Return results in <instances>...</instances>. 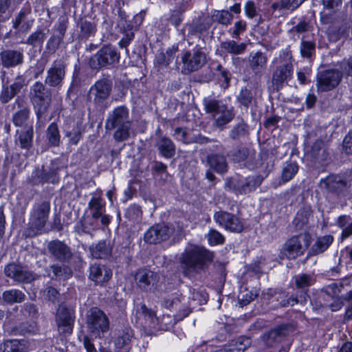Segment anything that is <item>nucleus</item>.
<instances>
[{
  "label": "nucleus",
  "mask_w": 352,
  "mask_h": 352,
  "mask_svg": "<svg viewBox=\"0 0 352 352\" xmlns=\"http://www.w3.org/2000/svg\"><path fill=\"white\" fill-rule=\"evenodd\" d=\"M66 67L65 61L63 58L54 60L47 71L45 83L53 87H60L65 76Z\"/></svg>",
  "instance_id": "nucleus-15"
},
{
  "label": "nucleus",
  "mask_w": 352,
  "mask_h": 352,
  "mask_svg": "<svg viewBox=\"0 0 352 352\" xmlns=\"http://www.w3.org/2000/svg\"><path fill=\"white\" fill-rule=\"evenodd\" d=\"M111 276V270L105 265L94 263L90 266L89 278L98 284L107 282Z\"/></svg>",
  "instance_id": "nucleus-25"
},
{
  "label": "nucleus",
  "mask_w": 352,
  "mask_h": 352,
  "mask_svg": "<svg viewBox=\"0 0 352 352\" xmlns=\"http://www.w3.org/2000/svg\"><path fill=\"white\" fill-rule=\"evenodd\" d=\"M25 294L16 289H12L3 292L2 299L7 304L12 305L14 303H21L25 300Z\"/></svg>",
  "instance_id": "nucleus-40"
},
{
  "label": "nucleus",
  "mask_w": 352,
  "mask_h": 352,
  "mask_svg": "<svg viewBox=\"0 0 352 352\" xmlns=\"http://www.w3.org/2000/svg\"><path fill=\"white\" fill-rule=\"evenodd\" d=\"M30 98L39 119L49 108L51 100L50 94L42 82H36L30 87Z\"/></svg>",
  "instance_id": "nucleus-6"
},
{
  "label": "nucleus",
  "mask_w": 352,
  "mask_h": 352,
  "mask_svg": "<svg viewBox=\"0 0 352 352\" xmlns=\"http://www.w3.org/2000/svg\"><path fill=\"white\" fill-rule=\"evenodd\" d=\"M50 212V203L42 201L35 204L30 217V228L33 234L42 233L48 220Z\"/></svg>",
  "instance_id": "nucleus-7"
},
{
  "label": "nucleus",
  "mask_w": 352,
  "mask_h": 352,
  "mask_svg": "<svg viewBox=\"0 0 352 352\" xmlns=\"http://www.w3.org/2000/svg\"><path fill=\"white\" fill-rule=\"evenodd\" d=\"M92 257L95 258H106L111 252V248L105 241H99L97 244L92 245L89 248Z\"/></svg>",
  "instance_id": "nucleus-38"
},
{
  "label": "nucleus",
  "mask_w": 352,
  "mask_h": 352,
  "mask_svg": "<svg viewBox=\"0 0 352 352\" xmlns=\"http://www.w3.org/2000/svg\"><path fill=\"white\" fill-rule=\"evenodd\" d=\"M163 305L170 311L177 312V317L180 320L186 317L190 312L188 308H183L182 299L175 297L173 298H166L163 300Z\"/></svg>",
  "instance_id": "nucleus-32"
},
{
  "label": "nucleus",
  "mask_w": 352,
  "mask_h": 352,
  "mask_svg": "<svg viewBox=\"0 0 352 352\" xmlns=\"http://www.w3.org/2000/svg\"><path fill=\"white\" fill-rule=\"evenodd\" d=\"M206 237L210 245H221L225 242L224 236L215 229H210Z\"/></svg>",
  "instance_id": "nucleus-52"
},
{
  "label": "nucleus",
  "mask_w": 352,
  "mask_h": 352,
  "mask_svg": "<svg viewBox=\"0 0 352 352\" xmlns=\"http://www.w3.org/2000/svg\"><path fill=\"white\" fill-rule=\"evenodd\" d=\"M33 124L31 123L29 126L23 127L21 130H16L15 144L21 149L29 150L33 144Z\"/></svg>",
  "instance_id": "nucleus-24"
},
{
  "label": "nucleus",
  "mask_w": 352,
  "mask_h": 352,
  "mask_svg": "<svg viewBox=\"0 0 352 352\" xmlns=\"http://www.w3.org/2000/svg\"><path fill=\"white\" fill-rule=\"evenodd\" d=\"M142 216V210L138 205L133 204L126 209L125 217L131 221H137Z\"/></svg>",
  "instance_id": "nucleus-56"
},
{
  "label": "nucleus",
  "mask_w": 352,
  "mask_h": 352,
  "mask_svg": "<svg viewBox=\"0 0 352 352\" xmlns=\"http://www.w3.org/2000/svg\"><path fill=\"white\" fill-rule=\"evenodd\" d=\"M120 54L116 49L111 45L102 47L90 60V67L95 69L118 63Z\"/></svg>",
  "instance_id": "nucleus-10"
},
{
  "label": "nucleus",
  "mask_w": 352,
  "mask_h": 352,
  "mask_svg": "<svg viewBox=\"0 0 352 352\" xmlns=\"http://www.w3.org/2000/svg\"><path fill=\"white\" fill-rule=\"evenodd\" d=\"M213 219L220 227L231 232L239 233L243 230L242 221L236 215L228 212H215Z\"/></svg>",
  "instance_id": "nucleus-13"
},
{
  "label": "nucleus",
  "mask_w": 352,
  "mask_h": 352,
  "mask_svg": "<svg viewBox=\"0 0 352 352\" xmlns=\"http://www.w3.org/2000/svg\"><path fill=\"white\" fill-rule=\"evenodd\" d=\"M75 321V312L63 305H60L55 314V322L60 334H71Z\"/></svg>",
  "instance_id": "nucleus-11"
},
{
  "label": "nucleus",
  "mask_w": 352,
  "mask_h": 352,
  "mask_svg": "<svg viewBox=\"0 0 352 352\" xmlns=\"http://www.w3.org/2000/svg\"><path fill=\"white\" fill-rule=\"evenodd\" d=\"M245 15L250 19L254 18L256 15V9L253 1H249L245 3L244 6Z\"/></svg>",
  "instance_id": "nucleus-63"
},
{
  "label": "nucleus",
  "mask_w": 352,
  "mask_h": 352,
  "mask_svg": "<svg viewBox=\"0 0 352 352\" xmlns=\"http://www.w3.org/2000/svg\"><path fill=\"white\" fill-rule=\"evenodd\" d=\"M250 344V340L248 338H239L234 343L226 346L217 350L215 352H241L246 349Z\"/></svg>",
  "instance_id": "nucleus-43"
},
{
  "label": "nucleus",
  "mask_w": 352,
  "mask_h": 352,
  "mask_svg": "<svg viewBox=\"0 0 352 352\" xmlns=\"http://www.w3.org/2000/svg\"><path fill=\"white\" fill-rule=\"evenodd\" d=\"M262 181L263 177L260 175H252L248 177L239 175L232 179L231 186L236 194L245 195L255 190Z\"/></svg>",
  "instance_id": "nucleus-12"
},
{
  "label": "nucleus",
  "mask_w": 352,
  "mask_h": 352,
  "mask_svg": "<svg viewBox=\"0 0 352 352\" xmlns=\"http://www.w3.org/2000/svg\"><path fill=\"white\" fill-rule=\"evenodd\" d=\"M184 69L188 72H195L201 68L206 63V55L199 50L193 53L186 52L182 57Z\"/></svg>",
  "instance_id": "nucleus-19"
},
{
  "label": "nucleus",
  "mask_w": 352,
  "mask_h": 352,
  "mask_svg": "<svg viewBox=\"0 0 352 352\" xmlns=\"http://www.w3.org/2000/svg\"><path fill=\"white\" fill-rule=\"evenodd\" d=\"M340 73L343 76H352V57L343 60L340 64Z\"/></svg>",
  "instance_id": "nucleus-58"
},
{
  "label": "nucleus",
  "mask_w": 352,
  "mask_h": 352,
  "mask_svg": "<svg viewBox=\"0 0 352 352\" xmlns=\"http://www.w3.org/2000/svg\"><path fill=\"white\" fill-rule=\"evenodd\" d=\"M336 226L342 230V241L352 236V217L349 215L343 214L338 217L336 221Z\"/></svg>",
  "instance_id": "nucleus-39"
},
{
  "label": "nucleus",
  "mask_w": 352,
  "mask_h": 352,
  "mask_svg": "<svg viewBox=\"0 0 352 352\" xmlns=\"http://www.w3.org/2000/svg\"><path fill=\"white\" fill-rule=\"evenodd\" d=\"M105 128L107 130L115 129L113 138L116 142L126 140L131 134V122L129 119V109L120 106L109 113Z\"/></svg>",
  "instance_id": "nucleus-2"
},
{
  "label": "nucleus",
  "mask_w": 352,
  "mask_h": 352,
  "mask_svg": "<svg viewBox=\"0 0 352 352\" xmlns=\"http://www.w3.org/2000/svg\"><path fill=\"white\" fill-rule=\"evenodd\" d=\"M10 4L9 0H0V23L4 22L9 19L10 15L8 10Z\"/></svg>",
  "instance_id": "nucleus-60"
},
{
  "label": "nucleus",
  "mask_w": 352,
  "mask_h": 352,
  "mask_svg": "<svg viewBox=\"0 0 352 352\" xmlns=\"http://www.w3.org/2000/svg\"><path fill=\"white\" fill-rule=\"evenodd\" d=\"M29 342L24 339L7 340L0 344V352H28Z\"/></svg>",
  "instance_id": "nucleus-29"
},
{
  "label": "nucleus",
  "mask_w": 352,
  "mask_h": 352,
  "mask_svg": "<svg viewBox=\"0 0 352 352\" xmlns=\"http://www.w3.org/2000/svg\"><path fill=\"white\" fill-rule=\"evenodd\" d=\"M138 287L144 291H149L157 281V274L148 269H141L135 274Z\"/></svg>",
  "instance_id": "nucleus-22"
},
{
  "label": "nucleus",
  "mask_w": 352,
  "mask_h": 352,
  "mask_svg": "<svg viewBox=\"0 0 352 352\" xmlns=\"http://www.w3.org/2000/svg\"><path fill=\"white\" fill-rule=\"evenodd\" d=\"M221 49L233 56L243 54L247 48L245 43H237L234 40H226L220 44Z\"/></svg>",
  "instance_id": "nucleus-33"
},
{
  "label": "nucleus",
  "mask_w": 352,
  "mask_h": 352,
  "mask_svg": "<svg viewBox=\"0 0 352 352\" xmlns=\"http://www.w3.org/2000/svg\"><path fill=\"white\" fill-rule=\"evenodd\" d=\"M50 268L56 277L67 279L72 276L71 268L65 265H52Z\"/></svg>",
  "instance_id": "nucleus-51"
},
{
  "label": "nucleus",
  "mask_w": 352,
  "mask_h": 352,
  "mask_svg": "<svg viewBox=\"0 0 352 352\" xmlns=\"http://www.w3.org/2000/svg\"><path fill=\"white\" fill-rule=\"evenodd\" d=\"M213 257V253L206 248L188 243L178 260L184 275L189 277L203 270L207 263L212 261Z\"/></svg>",
  "instance_id": "nucleus-1"
},
{
  "label": "nucleus",
  "mask_w": 352,
  "mask_h": 352,
  "mask_svg": "<svg viewBox=\"0 0 352 352\" xmlns=\"http://www.w3.org/2000/svg\"><path fill=\"white\" fill-rule=\"evenodd\" d=\"M314 278L308 274H301L296 276L295 284L297 288L304 289L311 285Z\"/></svg>",
  "instance_id": "nucleus-54"
},
{
  "label": "nucleus",
  "mask_w": 352,
  "mask_h": 352,
  "mask_svg": "<svg viewBox=\"0 0 352 352\" xmlns=\"http://www.w3.org/2000/svg\"><path fill=\"white\" fill-rule=\"evenodd\" d=\"M211 19L213 22L227 26L231 23L233 15L228 10H214L211 14Z\"/></svg>",
  "instance_id": "nucleus-44"
},
{
  "label": "nucleus",
  "mask_w": 352,
  "mask_h": 352,
  "mask_svg": "<svg viewBox=\"0 0 352 352\" xmlns=\"http://www.w3.org/2000/svg\"><path fill=\"white\" fill-rule=\"evenodd\" d=\"M88 207L91 210V218L94 220L99 219L105 212V202L100 197H92L88 203Z\"/></svg>",
  "instance_id": "nucleus-42"
},
{
  "label": "nucleus",
  "mask_w": 352,
  "mask_h": 352,
  "mask_svg": "<svg viewBox=\"0 0 352 352\" xmlns=\"http://www.w3.org/2000/svg\"><path fill=\"white\" fill-rule=\"evenodd\" d=\"M249 155L248 150L246 148H241L234 151L231 154V159L235 163L244 162Z\"/></svg>",
  "instance_id": "nucleus-57"
},
{
  "label": "nucleus",
  "mask_w": 352,
  "mask_h": 352,
  "mask_svg": "<svg viewBox=\"0 0 352 352\" xmlns=\"http://www.w3.org/2000/svg\"><path fill=\"white\" fill-rule=\"evenodd\" d=\"M283 54L285 58L281 63L276 66L272 77V85L276 90H279L287 84L288 81L292 78L294 74L292 56L287 52H283Z\"/></svg>",
  "instance_id": "nucleus-9"
},
{
  "label": "nucleus",
  "mask_w": 352,
  "mask_h": 352,
  "mask_svg": "<svg viewBox=\"0 0 352 352\" xmlns=\"http://www.w3.org/2000/svg\"><path fill=\"white\" fill-rule=\"evenodd\" d=\"M311 214V210L310 207L305 206L300 208L293 220V223L296 228L297 230L302 229L304 226L309 223V219Z\"/></svg>",
  "instance_id": "nucleus-41"
},
{
  "label": "nucleus",
  "mask_w": 352,
  "mask_h": 352,
  "mask_svg": "<svg viewBox=\"0 0 352 352\" xmlns=\"http://www.w3.org/2000/svg\"><path fill=\"white\" fill-rule=\"evenodd\" d=\"M234 113L232 109L226 108L221 112H219L212 118L213 126L222 130L223 127L230 123L234 118Z\"/></svg>",
  "instance_id": "nucleus-36"
},
{
  "label": "nucleus",
  "mask_w": 352,
  "mask_h": 352,
  "mask_svg": "<svg viewBox=\"0 0 352 352\" xmlns=\"http://www.w3.org/2000/svg\"><path fill=\"white\" fill-rule=\"evenodd\" d=\"M61 41V36H53L47 41L46 47L52 52H55Z\"/></svg>",
  "instance_id": "nucleus-62"
},
{
  "label": "nucleus",
  "mask_w": 352,
  "mask_h": 352,
  "mask_svg": "<svg viewBox=\"0 0 352 352\" xmlns=\"http://www.w3.org/2000/svg\"><path fill=\"white\" fill-rule=\"evenodd\" d=\"M111 91V85L108 80H98L89 89L88 97L97 109L104 110L107 108V100Z\"/></svg>",
  "instance_id": "nucleus-8"
},
{
  "label": "nucleus",
  "mask_w": 352,
  "mask_h": 352,
  "mask_svg": "<svg viewBox=\"0 0 352 352\" xmlns=\"http://www.w3.org/2000/svg\"><path fill=\"white\" fill-rule=\"evenodd\" d=\"M207 162L210 167L219 174H223L228 170V162L223 155L210 154L207 157Z\"/></svg>",
  "instance_id": "nucleus-31"
},
{
  "label": "nucleus",
  "mask_w": 352,
  "mask_h": 352,
  "mask_svg": "<svg viewBox=\"0 0 352 352\" xmlns=\"http://www.w3.org/2000/svg\"><path fill=\"white\" fill-rule=\"evenodd\" d=\"M342 75L338 69H327L317 75L316 86L318 91H328L336 88L341 82Z\"/></svg>",
  "instance_id": "nucleus-14"
},
{
  "label": "nucleus",
  "mask_w": 352,
  "mask_h": 352,
  "mask_svg": "<svg viewBox=\"0 0 352 352\" xmlns=\"http://www.w3.org/2000/svg\"><path fill=\"white\" fill-rule=\"evenodd\" d=\"M267 60V57L262 52H256L250 56V67L254 72H257L265 66Z\"/></svg>",
  "instance_id": "nucleus-47"
},
{
  "label": "nucleus",
  "mask_w": 352,
  "mask_h": 352,
  "mask_svg": "<svg viewBox=\"0 0 352 352\" xmlns=\"http://www.w3.org/2000/svg\"><path fill=\"white\" fill-rule=\"evenodd\" d=\"M47 250L56 260L63 263L69 262L72 256L70 248L65 243L58 240L49 242Z\"/></svg>",
  "instance_id": "nucleus-20"
},
{
  "label": "nucleus",
  "mask_w": 352,
  "mask_h": 352,
  "mask_svg": "<svg viewBox=\"0 0 352 352\" xmlns=\"http://www.w3.org/2000/svg\"><path fill=\"white\" fill-rule=\"evenodd\" d=\"M288 333V326L283 324L266 332L262 336V340L265 345L272 347L280 342Z\"/></svg>",
  "instance_id": "nucleus-23"
},
{
  "label": "nucleus",
  "mask_w": 352,
  "mask_h": 352,
  "mask_svg": "<svg viewBox=\"0 0 352 352\" xmlns=\"http://www.w3.org/2000/svg\"><path fill=\"white\" fill-rule=\"evenodd\" d=\"M160 153L165 158H170L175 153V146L173 141L166 137L160 138L157 142Z\"/></svg>",
  "instance_id": "nucleus-37"
},
{
  "label": "nucleus",
  "mask_w": 352,
  "mask_h": 352,
  "mask_svg": "<svg viewBox=\"0 0 352 352\" xmlns=\"http://www.w3.org/2000/svg\"><path fill=\"white\" fill-rule=\"evenodd\" d=\"M23 51L7 50L0 54V60L3 67L10 68L23 63Z\"/></svg>",
  "instance_id": "nucleus-26"
},
{
  "label": "nucleus",
  "mask_w": 352,
  "mask_h": 352,
  "mask_svg": "<svg viewBox=\"0 0 352 352\" xmlns=\"http://www.w3.org/2000/svg\"><path fill=\"white\" fill-rule=\"evenodd\" d=\"M46 38L43 30H37L32 32L25 41H21V43H25L35 47L42 45Z\"/></svg>",
  "instance_id": "nucleus-49"
},
{
  "label": "nucleus",
  "mask_w": 352,
  "mask_h": 352,
  "mask_svg": "<svg viewBox=\"0 0 352 352\" xmlns=\"http://www.w3.org/2000/svg\"><path fill=\"white\" fill-rule=\"evenodd\" d=\"M310 244L309 234L293 236L283 245L279 258L280 259H295L304 254Z\"/></svg>",
  "instance_id": "nucleus-3"
},
{
  "label": "nucleus",
  "mask_w": 352,
  "mask_h": 352,
  "mask_svg": "<svg viewBox=\"0 0 352 352\" xmlns=\"http://www.w3.org/2000/svg\"><path fill=\"white\" fill-rule=\"evenodd\" d=\"M6 275L18 283H30L35 279V274L25 270L22 266L10 263L6 266Z\"/></svg>",
  "instance_id": "nucleus-18"
},
{
  "label": "nucleus",
  "mask_w": 352,
  "mask_h": 352,
  "mask_svg": "<svg viewBox=\"0 0 352 352\" xmlns=\"http://www.w3.org/2000/svg\"><path fill=\"white\" fill-rule=\"evenodd\" d=\"M19 109L13 115L12 122L16 126L26 127L32 122H30V109L26 105L25 100L21 98H17L15 100Z\"/></svg>",
  "instance_id": "nucleus-21"
},
{
  "label": "nucleus",
  "mask_w": 352,
  "mask_h": 352,
  "mask_svg": "<svg viewBox=\"0 0 352 352\" xmlns=\"http://www.w3.org/2000/svg\"><path fill=\"white\" fill-rule=\"evenodd\" d=\"M136 314L144 320L145 327L157 329L159 323V318L155 313L146 307L144 304H139L136 306Z\"/></svg>",
  "instance_id": "nucleus-27"
},
{
  "label": "nucleus",
  "mask_w": 352,
  "mask_h": 352,
  "mask_svg": "<svg viewBox=\"0 0 352 352\" xmlns=\"http://www.w3.org/2000/svg\"><path fill=\"white\" fill-rule=\"evenodd\" d=\"M25 87V78L23 75L17 76L11 84L3 82L0 91V102L3 104L9 102Z\"/></svg>",
  "instance_id": "nucleus-16"
},
{
  "label": "nucleus",
  "mask_w": 352,
  "mask_h": 352,
  "mask_svg": "<svg viewBox=\"0 0 352 352\" xmlns=\"http://www.w3.org/2000/svg\"><path fill=\"white\" fill-rule=\"evenodd\" d=\"M46 138L50 146H59L60 135L56 123L52 122L48 126L46 131Z\"/></svg>",
  "instance_id": "nucleus-46"
},
{
  "label": "nucleus",
  "mask_w": 352,
  "mask_h": 352,
  "mask_svg": "<svg viewBox=\"0 0 352 352\" xmlns=\"http://www.w3.org/2000/svg\"><path fill=\"white\" fill-rule=\"evenodd\" d=\"M247 28V23L245 21L239 20L234 23V30L231 35L234 38H239L241 34L244 32Z\"/></svg>",
  "instance_id": "nucleus-59"
},
{
  "label": "nucleus",
  "mask_w": 352,
  "mask_h": 352,
  "mask_svg": "<svg viewBox=\"0 0 352 352\" xmlns=\"http://www.w3.org/2000/svg\"><path fill=\"white\" fill-rule=\"evenodd\" d=\"M319 187L327 192L342 194L352 187V173L329 175L320 180Z\"/></svg>",
  "instance_id": "nucleus-4"
},
{
  "label": "nucleus",
  "mask_w": 352,
  "mask_h": 352,
  "mask_svg": "<svg viewBox=\"0 0 352 352\" xmlns=\"http://www.w3.org/2000/svg\"><path fill=\"white\" fill-rule=\"evenodd\" d=\"M247 131V125L243 121H241L232 127L230 131L229 136L232 140H238L244 136Z\"/></svg>",
  "instance_id": "nucleus-53"
},
{
  "label": "nucleus",
  "mask_w": 352,
  "mask_h": 352,
  "mask_svg": "<svg viewBox=\"0 0 352 352\" xmlns=\"http://www.w3.org/2000/svg\"><path fill=\"white\" fill-rule=\"evenodd\" d=\"M210 25L211 24L210 22L193 24L190 27L189 32L191 33L192 34L201 33L209 29Z\"/></svg>",
  "instance_id": "nucleus-61"
},
{
  "label": "nucleus",
  "mask_w": 352,
  "mask_h": 352,
  "mask_svg": "<svg viewBox=\"0 0 352 352\" xmlns=\"http://www.w3.org/2000/svg\"><path fill=\"white\" fill-rule=\"evenodd\" d=\"M173 233V230L164 224H156L151 227L144 234V240L148 243H158L167 240Z\"/></svg>",
  "instance_id": "nucleus-17"
},
{
  "label": "nucleus",
  "mask_w": 352,
  "mask_h": 352,
  "mask_svg": "<svg viewBox=\"0 0 352 352\" xmlns=\"http://www.w3.org/2000/svg\"><path fill=\"white\" fill-rule=\"evenodd\" d=\"M342 285L333 283L329 285L326 289L327 294L332 297L333 302L329 305L332 311L340 310L344 305L342 298L339 296L342 292Z\"/></svg>",
  "instance_id": "nucleus-28"
},
{
  "label": "nucleus",
  "mask_w": 352,
  "mask_h": 352,
  "mask_svg": "<svg viewBox=\"0 0 352 352\" xmlns=\"http://www.w3.org/2000/svg\"><path fill=\"white\" fill-rule=\"evenodd\" d=\"M133 336V330L130 327H124L121 330H118L113 338V342L115 346L118 349L127 348L130 344L131 339Z\"/></svg>",
  "instance_id": "nucleus-30"
},
{
  "label": "nucleus",
  "mask_w": 352,
  "mask_h": 352,
  "mask_svg": "<svg viewBox=\"0 0 352 352\" xmlns=\"http://www.w3.org/2000/svg\"><path fill=\"white\" fill-rule=\"evenodd\" d=\"M316 52L314 42L302 40L300 45V55L304 58L311 59Z\"/></svg>",
  "instance_id": "nucleus-50"
},
{
  "label": "nucleus",
  "mask_w": 352,
  "mask_h": 352,
  "mask_svg": "<svg viewBox=\"0 0 352 352\" xmlns=\"http://www.w3.org/2000/svg\"><path fill=\"white\" fill-rule=\"evenodd\" d=\"M298 171V165L296 162H286L282 169L281 180L286 183L294 178Z\"/></svg>",
  "instance_id": "nucleus-45"
},
{
  "label": "nucleus",
  "mask_w": 352,
  "mask_h": 352,
  "mask_svg": "<svg viewBox=\"0 0 352 352\" xmlns=\"http://www.w3.org/2000/svg\"><path fill=\"white\" fill-rule=\"evenodd\" d=\"M343 149L347 154L352 153V131L345 136L343 141Z\"/></svg>",
  "instance_id": "nucleus-64"
},
{
  "label": "nucleus",
  "mask_w": 352,
  "mask_h": 352,
  "mask_svg": "<svg viewBox=\"0 0 352 352\" xmlns=\"http://www.w3.org/2000/svg\"><path fill=\"white\" fill-rule=\"evenodd\" d=\"M87 327L91 336L101 338L109 329V318L102 310L91 308L87 314Z\"/></svg>",
  "instance_id": "nucleus-5"
},
{
  "label": "nucleus",
  "mask_w": 352,
  "mask_h": 352,
  "mask_svg": "<svg viewBox=\"0 0 352 352\" xmlns=\"http://www.w3.org/2000/svg\"><path fill=\"white\" fill-rule=\"evenodd\" d=\"M203 104L206 113L210 114L212 118L218 114L219 111L221 112L228 108L222 101L212 98H205L203 100Z\"/></svg>",
  "instance_id": "nucleus-34"
},
{
  "label": "nucleus",
  "mask_w": 352,
  "mask_h": 352,
  "mask_svg": "<svg viewBox=\"0 0 352 352\" xmlns=\"http://www.w3.org/2000/svg\"><path fill=\"white\" fill-rule=\"evenodd\" d=\"M333 241V237L331 234L319 236L310 249L312 255H317L326 251Z\"/></svg>",
  "instance_id": "nucleus-35"
},
{
  "label": "nucleus",
  "mask_w": 352,
  "mask_h": 352,
  "mask_svg": "<svg viewBox=\"0 0 352 352\" xmlns=\"http://www.w3.org/2000/svg\"><path fill=\"white\" fill-rule=\"evenodd\" d=\"M237 99L239 102L245 107H248L252 103L253 99V94L251 90L246 87L242 88Z\"/></svg>",
  "instance_id": "nucleus-55"
},
{
  "label": "nucleus",
  "mask_w": 352,
  "mask_h": 352,
  "mask_svg": "<svg viewBox=\"0 0 352 352\" xmlns=\"http://www.w3.org/2000/svg\"><path fill=\"white\" fill-rule=\"evenodd\" d=\"M177 51V48L172 47L168 49L165 53H160L156 56V64L160 66H168L175 59Z\"/></svg>",
  "instance_id": "nucleus-48"
}]
</instances>
